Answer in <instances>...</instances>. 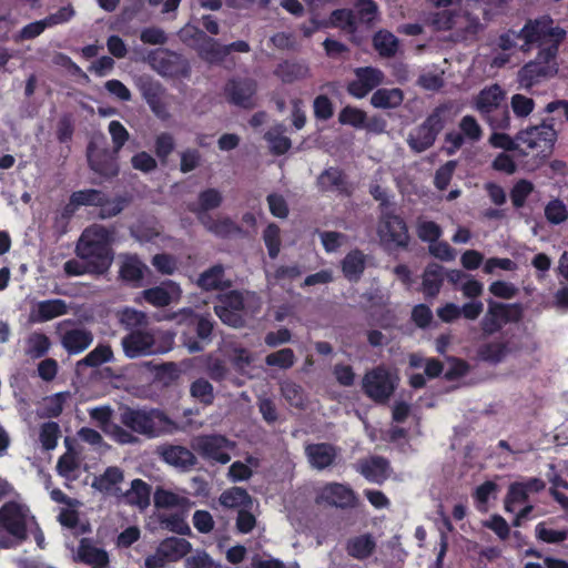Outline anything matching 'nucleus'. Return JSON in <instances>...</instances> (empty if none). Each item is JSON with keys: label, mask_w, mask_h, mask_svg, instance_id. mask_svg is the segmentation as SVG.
<instances>
[{"label": "nucleus", "mask_w": 568, "mask_h": 568, "mask_svg": "<svg viewBox=\"0 0 568 568\" xmlns=\"http://www.w3.org/2000/svg\"><path fill=\"white\" fill-rule=\"evenodd\" d=\"M125 498L128 503L143 509L150 504V488L141 479H134L131 483V488L126 491Z\"/></svg>", "instance_id": "nucleus-44"}, {"label": "nucleus", "mask_w": 568, "mask_h": 568, "mask_svg": "<svg viewBox=\"0 0 568 568\" xmlns=\"http://www.w3.org/2000/svg\"><path fill=\"white\" fill-rule=\"evenodd\" d=\"M365 268V255L358 251L349 252L342 262V270L346 278L357 281Z\"/></svg>", "instance_id": "nucleus-38"}, {"label": "nucleus", "mask_w": 568, "mask_h": 568, "mask_svg": "<svg viewBox=\"0 0 568 568\" xmlns=\"http://www.w3.org/2000/svg\"><path fill=\"white\" fill-rule=\"evenodd\" d=\"M79 507H62L58 515V521L65 528L75 530V532H84L87 529L82 526L79 528Z\"/></svg>", "instance_id": "nucleus-61"}, {"label": "nucleus", "mask_w": 568, "mask_h": 568, "mask_svg": "<svg viewBox=\"0 0 568 568\" xmlns=\"http://www.w3.org/2000/svg\"><path fill=\"white\" fill-rule=\"evenodd\" d=\"M223 202V195L217 189H206L200 192L196 203L190 209L196 213L199 219L201 216H207L206 212L217 209Z\"/></svg>", "instance_id": "nucleus-32"}, {"label": "nucleus", "mask_w": 568, "mask_h": 568, "mask_svg": "<svg viewBox=\"0 0 568 568\" xmlns=\"http://www.w3.org/2000/svg\"><path fill=\"white\" fill-rule=\"evenodd\" d=\"M545 488L542 480L530 478L527 481L513 483L504 500V508L507 513H516L518 506L524 505L529 494L538 493Z\"/></svg>", "instance_id": "nucleus-17"}, {"label": "nucleus", "mask_w": 568, "mask_h": 568, "mask_svg": "<svg viewBox=\"0 0 568 568\" xmlns=\"http://www.w3.org/2000/svg\"><path fill=\"white\" fill-rule=\"evenodd\" d=\"M60 437V427L55 422H48L40 426L39 440L45 450H52L57 447Z\"/></svg>", "instance_id": "nucleus-49"}, {"label": "nucleus", "mask_w": 568, "mask_h": 568, "mask_svg": "<svg viewBox=\"0 0 568 568\" xmlns=\"http://www.w3.org/2000/svg\"><path fill=\"white\" fill-rule=\"evenodd\" d=\"M505 91L498 84L484 88L474 99V108L493 130H505L510 125V116L505 104Z\"/></svg>", "instance_id": "nucleus-5"}, {"label": "nucleus", "mask_w": 568, "mask_h": 568, "mask_svg": "<svg viewBox=\"0 0 568 568\" xmlns=\"http://www.w3.org/2000/svg\"><path fill=\"white\" fill-rule=\"evenodd\" d=\"M120 275L124 281L139 282L143 277L146 266L136 255L123 254L119 256Z\"/></svg>", "instance_id": "nucleus-33"}, {"label": "nucleus", "mask_w": 568, "mask_h": 568, "mask_svg": "<svg viewBox=\"0 0 568 568\" xmlns=\"http://www.w3.org/2000/svg\"><path fill=\"white\" fill-rule=\"evenodd\" d=\"M196 34L195 47L200 55L209 62H221L226 57L225 45L220 44L216 40L205 36L202 31L192 27H184L180 31V37L186 40L192 34Z\"/></svg>", "instance_id": "nucleus-16"}, {"label": "nucleus", "mask_w": 568, "mask_h": 568, "mask_svg": "<svg viewBox=\"0 0 568 568\" xmlns=\"http://www.w3.org/2000/svg\"><path fill=\"white\" fill-rule=\"evenodd\" d=\"M77 558L94 568L104 567L108 564V554L97 547L91 540L82 539L77 552Z\"/></svg>", "instance_id": "nucleus-30"}, {"label": "nucleus", "mask_w": 568, "mask_h": 568, "mask_svg": "<svg viewBox=\"0 0 568 568\" xmlns=\"http://www.w3.org/2000/svg\"><path fill=\"white\" fill-rule=\"evenodd\" d=\"M220 504L225 508H251L252 498L242 487H231L224 490L219 498Z\"/></svg>", "instance_id": "nucleus-34"}, {"label": "nucleus", "mask_w": 568, "mask_h": 568, "mask_svg": "<svg viewBox=\"0 0 568 568\" xmlns=\"http://www.w3.org/2000/svg\"><path fill=\"white\" fill-rule=\"evenodd\" d=\"M33 528L37 521L27 505L9 501L0 508V548L19 545Z\"/></svg>", "instance_id": "nucleus-2"}, {"label": "nucleus", "mask_w": 568, "mask_h": 568, "mask_svg": "<svg viewBox=\"0 0 568 568\" xmlns=\"http://www.w3.org/2000/svg\"><path fill=\"white\" fill-rule=\"evenodd\" d=\"M229 358L233 366L242 373H244L245 369L250 367L254 361L253 355L246 348L240 346L232 348V351L229 353Z\"/></svg>", "instance_id": "nucleus-63"}, {"label": "nucleus", "mask_w": 568, "mask_h": 568, "mask_svg": "<svg viewBox=\"0 0 568 568\" xmlns=\"http://www.w3.org/2000/svg\"><path fill=\"white\" fill-rule=\"evenodd\" d=\"M265 363L268 366H276L282 369L292 367L295 363V355L291 348H283L266 356Z\"/></svg>", "instance_id": "nucleus-58"}, {"label": "nucleus", "mask_w": 568, "mask_h": 568, "mask_svg": "<svg viewBox=\"0 0 568 568\" xmlns=\"http://www.w3.org/2000/svg\"><path fill=\"white\" fill-rule=\"evenodd\" d=\"M284 131L283 125H276L265 134V139L273 153L283 154L291 148V140L284 135Z\"/></svg>", "instance_id": "nucleus-47"}, {"label": "nucleus", "mask_w": 568, "mask_h": 568, "mask_svg": "<svg viewBox=\"0 0 568 568\" xmlns=\"http://www.w3.org/2000/svg\"><path fill=\"white\" fill-rule=\"evenodd\" d=\"M397 375L384 367H377L366 373L363 378L365 393L374 400L384 402L395 390Z\"/></svg>", "instance_id": "nucleus-12"}, {"label": "nucleus", "mask_w": 568, "mask_h": 568, "mask_svg": "<svg viewBox=\"0 0 568 568\" xmlns=\"http://www.w3.org/2000/svg\"><path fill=\"white\" fill-rule=\"evenodd\" d=\"M523 316V306L518 303L504 304L488 302V310L480 322L483 333L491 335L510 322H518Z\"/></svg>", "instance_id": "nucleus-8"}, {"label": "nucleus", "mask_w": 568, "mask_h": 568, "mask_svg": "<svg viewBox=\"0 0 568 568\" xmlns=\"http://www.w3.org/2000/svg\"><path fill=\"white\" fill-rule=\"evenodd\" d=\"M523 37L521 50L527 52L532 45L539 48L541 58L556 57L558 47L565 38V30L554 26V21L548 16L529 20L520 30Z\"/></svg>", "instance_id": "nucleus-3"}, {"label": "nucleus", "mask_w": 568, "mask_h": 568, "mask_svg": "<svg viewBox=\"0 0 568 568\" xmlns=\"http://www.w3.org/2000/svg\"><path fill=\"white\" fill-rule=\"evenodd\" d=\"M510 105L518 118H527L535 109L534 100L519 93L511 97Z\"/></svg>", "instance_id": "nucleus-62"}, {"label": "nucleus", "mask_w": 568, "mask_h": 568, "mask_svg": "<svg viewBox=\"0 0 568 568\" xmlns=\"http://www.w3.org/2000/svg\"><path fill=\"white\" fill-rule=\"evenodd\" d=\"M154 504L159 508H187L191 506L189 498L183 494L163 488L156 489Z\"/></svg>", "instance_id": "nucleus-36"}, {"label": "nucleus", "mask_w": 568, "mask_h": 568, "mask_svg": "<svg viewBox=\"0 0 568 568\" xmlns=\"http://www.w3.org/2000/svg\"><path fill=\"white\" fill-rule=\"evenodd\" d=\"M463 20H464L463 16H460L456 12L449 11V10H445L442 12L434 13L429 18V23L436 30H443V31L452 30V29L462 30L464 28Z\"/></svg>", "instance_id": "nucleus-40"}, {"label": "nucleus", "mask_w": 568, "mask_h": 568, "mask_svg": "<svg viewBox=\"0 0 568 568\" xmlns=\"http://www.w3.org/2000/svg\"><path fill=\"white\" fill-rule=\"evenodd\" d=\"M73 202H77L79 206L82 205H95L100 206L103 204L104 194L94 189L81 190L72 193Z\"/></svg>", "instance_id": "nucleus-60"}, {"label": "nucleus", "mask_w": 568, "mask_h": 568, "mask_svg": "<svg viewBox=\"0 0 568 568\" xmlns=\"http://www.w3.org/2000/svg\"><path fill=\"white\" fill-rule=\"evenodd\" d=\"M374 48L382 57H392L398 49L397 38L385 30L378 31L373 39Z\"/></svg>", "instance_id": "nucleus-45"}, {"label": "nucleus", "mask_w": 568, "mask_h": 568, "mask_svg": "<svg viewBox=\"0 0 568 568\" xmlns=\"http://www.w3.org/2000/svg\"><path fill=\"white\" fill-rule=\"evenodd\" d=\"M123 471L119 467L112 466L94 478L92 487L103 494L118 496L121 494L120 485L123 483Z\"/></svg>", "instance_id": "nucleus-26"}, {"label": "nucleus", "mask_w": 568, "mask_h": 568, "mask_svg": "<svg viewBox=\"0 0 568 568\" xmlns=\"http://www.w3.org/2000/svg\"><path fill=\"white\" fill-rule=\"evenodd\" d=\"M458 112L459 109L454 102H445L437 105L424 122L439 134L445 125L454 120Z\"/></svg>", "instance_id": "nucleus-27"}, {"label": "nucleus", "mask_w": 568, "mask_h": 568, "mask_svg": "<svg viewBox=\"0 0 568 568\" xmlns=\"http://www.w3.org/2000/svg\"><path fill=\"white\" fill-rule=\"evenodd\" d=\"M254 297V294L246 293L244 295L236 291L221 295L214 306L215 314L223 323L233 327H239L243 324V312L245 310L246 302Z\"/></svg>", "instance_id": "nucleus-9"}, {"label": "nucleus", "mask_w": 568, "mask_h": 568, "mask_svg": "<svg viewBox=\"0 0 568 568\" xmlns=\"http://www.w3.org/2000/svg\"><path fill=\"white\" fill-rule=\"evenodd\" d=\"M197 285L203 290L210 291L227 286L230 283L225 280L223 266L214 265L200 275Z\"/></svg>", "instance_id": "nucleus-39"}, {"label": "nucleus", "mask_w": 568, "mask_h": 568, "mask_svg": "<svg viewBox=\"0 0 568 568\" xmlns=\"http://www.w3.org/2000/svg\"><path fill=\"white\" fill-rule=\"evenodd\" d=\"M190 393H191V396L195 400H197L202 404L210 405L213 403V399H214L213 386L209 381H206L204 378H199V379L194 381L191 384Z\"/></svg>", "instance_id": "nucleus-50"}, {"label": "nucleus", "mask_w": 568, "mask_h": 568, "mask_svg": "<svg viewBox=\"0 0 568 568\" xmlns=\"http://www.w3.org/2000/svg\"><path fill=\"white\" fill-rule=\"evenodd\" d=\"M79 468V459L73 452L63 454L57 464L58 474L67 479H74V473Z\"/></svg>", "instance_id": "nucleus-57"}, {"label": "nucleus", "mask_w": 568, "mask_h": 568, "mask_svg": "<svg viewBox=\"0 0 568 568\" xmlns=\"http://www.w3.org/2000/svg\"><path fill=\"white\" fill-rule=\"evenodd\" d=\"M356 79L348 84V92L355 98H364L374 88L384 81L381 70L372 67L358 68L355 70Z\"/></svg>", "instance_id": "nucleus-19"}, {"label": "nucleus", "mask_w": 568, "mask_h": 568, "mask_svg": "<svg viewBox=\"0 0 568 568\" xmlns=\"http://www.w3.org/2000/svg\"><path fill=\"white\" fill-rule=\"evenodd\" d=\"M557 140V131L552 124L542 123L527 128L518 132L516 141L518 144L528 149H548L551 148Z\"/></svg>", "instance_id": "nucleus-15"}, {"label": "nucleus", "mask_w": 568, "mask_h": 568, "mask_svg": "<svg viewBox=\"0 0 568 568\" xmlns=\"http://www.w3.org/2000/svg\"><path fill=\"white\" fill-rule=\"evenodd\" d=\"M256 84L253 80L231 81L226 87L230 100L240 106L251 108L254 105Z\"/></svg>", "instance_id": "nucleus-25"}, {"label": "nucleus", "mask_w": 568, "mask_h": 568, "mask_svg": "<svg viewBox=\"0 0 568 568\" xmlns=\"http://www.w3.org/2000/svg\"><path fill=\"white\" fill-rule=\"evenodd\" d=\"M70 311L68 303L61 298L38 301L30 308L29 321L31 323H45L67 315Z\"/></svg>", "instance_id": "nucleus-18"}, {"label": "nucleus", "mask_w": 568, "mask_h": 568, "mask_svg": "<svg viewBox=\"0 0 568 568\" xmlns=\"http://www.w3.org/2000/svg\"><path fill=\"white\" fill-rule=\"evenodd\" d=\"M557 70L556 57L541 58V52H538L534 61L520 69L518 80L521 87L530 88L540 78L554 75Z\"/></svg>", "instance_id": "nucleus-14"}, {"label": "nucleus", "mask_w": 568, "mask_h": 568, "mask_svg": "<svg viewBox=\"0 0 568 568\" xmlns=\"http://www.w3.org/2000/svg\"><path fill=\"white\" fill-rule=\"evenodd\" d=\"M404 95L399 89H379L371 98L373 106L378 109H394L403 102Z\"/></svg>", "instance_id": "nucleus-37"}, {"label": "nucleus", "mask_w": 568, "mask_h": 568, "mask_svg": "<svg viewBox=\"0 0 568 568\" xmlns=\"http://www.w3.org/2000/svg\"><path fill=\"white\" fill-rule=\"evenodd\" d=\"M191 446L206 459L227 464L231 460V452L234 449L235 443L222 435H205L194 437Z\"/></svg>", "instance_id": "nucleus-10"}, {"label": "nucleus", "mask_w": 568, "mask_h": 568, "mask_svg": "<svg viewBox=\"0 0 568 568\" xmlns=\"http://www.w3.org/2000/svg\"><path fill=\"white\" fill-rule=\"evenodd\" d=\"M202 224L212 233L225 236L236 231L235 223L229 217L212 220L210 216H201Z\"/></svg>", "instance_id": "nucleus-52"}, {"label": "nucleus", "mask_w": 568, "mask_h": 568, "mask_svg": "<svg viewBox=\"0 0 568 568\" xmlns=\"http://www.w3.org/2000/svg\"><path fill=\"white\" fill-rule=\"evenodd\" d=\"M174 335L170 332L136 329L122 338L124 354L129 358L163 354L172 348Z\"/></svg>", "instance_id": "nucleus-4"}, {"label": "nucleus", "mask_w": 568, "mask_h": 568, "mask_svg": "<svg viewBox=\"0 0 568 568\" xmlns=\"http://www.w3.org/2000/svg\"><path fill=\"white\" fill-rule=\"evenodd\" d=\"M192 550V545L184 538L169 537L162 540L155 552L144 560L145 568H164L169 562L184 558Z\"/></svg>", "instance_id": "nucleus-7"}, {"label": "nucleus", "mask_w": 568, "mask_h": 568, "mask_svg": "<svg viewBox=\"0 0 568 568\" xmlns=\"http://www.w3.org/2000/svg\"><path fill=\"white\" fill-rule=\"evenodd\" d=\"M121 423L131 430L148 437L161 435L171 425L168 416L161 410L133 408L122 410Z\"/></svg>", "instance_id": "nucleus-6"}, {"label": "nucleus", "mask_w": 568, "mask_h": 568, "mask_svg": "<svg viewBox=\"0 0 568 568\" xmlns=\"http://www.w3.org/2000/svg\"><path fill=\"white\" fill-rule=\"evenodd\" d=\"M73 322L64 320L57 326L61 336L62 347L70 354L77 355L84 352L93 343V334L90 329L84 327L68 328Z\"/></svg>", "instance_id": "nucleus-13"}, {"label": "nucleus", "mask_w": 568, "mask_h": 568, "mask_svg": "<svg viewBox=\"0 0 568 568\" xmlns=\"http://www.w3.org/2000/svg\"><path fill=\"white\" fill-rule=\"evenodd\" d=\"M119 322L129 329L144 326L148 323V316L144 312L132 307H125L118 314Z\"/></svg>", "instance_id": "nucleus-51"}, {"label": "nucleus", "mask_w": 568, "mask_h": 568, "mask_svg": "<svg viewBox=\"0 0 568 568\" xmlns=\"http://www.w3.org/2000/svg\"><path fill=\"white\" fill-rule=\"evenodd\" d=\"M508 353V343L499 339L484 344L478 351L481 359L494 364L504 361Z\"/></svg>", "instance_id": "nucleus-42"}, {"label": "nucleus", "mask_w": 568, "mask_h": 568, "mask_svg": "<svg viewBox=\"0 0 568 568\" xmlns=\"http://www.w3.org/2000/svg\"><path fill=\"white\" fill-rule=\"evenodd\" d=\"M185 568H220L205 551H196L185 559Z\"/></svg>", "instance_id": "nucleus-64"}, {"label": "nucleus", "mask_w": 568, "mask_h": 568, "mask_svg": "<svg viewBox=\"0 0 568 568\" xmlns=\"http://www.w3.org/2000/svg\"><path fill=\"white\" fill-rule=\"evenodd\" d=\"M536 537L548 544H557L564 541L568 537L567 530H558L547 526L546 523H539L536 528Z\"/></svg>", "instance_id": "nucleus-59"}, {"label": "nucleus", "mask_w": 568, "mask_h": 568, "mask_svg": "<svg viewBox=\"0 0 568 568\" xmlns=\"http://www.w3.org/2000/svg\"><path fill=\"white\" fill-rule=\"evenodd\" d=\"M377 235L383 245L404 247L408 244L409 235L403 219L390 212H384L377 225Z\"/></svg>", "instance_id": "nucleus-11"}, {"label": "nucleus", "mask_w": 568, "mask_h": 568, "mask_svg": "<svg viewBox=\"0 0 568 568\" xmlns=\"http://www.w3.org/2000/svg\"><path fill=\"white\" fill-rule=\"evenodd\" d=\"M112 358L113 352L111 346L108 344H99L79 362V365L98 367L104 363L111 362Z\"/></svg>", "instance_id": "nucleus-46"}, {"label": "nucleus", "mask_w": 568, "mask_h": 568, "mask_svg": "<svg viewBox=\"0 0 568 568\" xmlns=\"http://www.w3.org/2000/svg\"><path fill=\"white\" fill-rule=\"evenodd\" d=\"M305 455L314 469L323 470L334 465L338 450L327 443L310 444L305 447Z\"/></svg>", "instance_id": "nucleus-23"}, {"label": "nucleus", "mask_w": 568, "mask_h": 568, "mask_svg": "<svg viewBox=\"0 0 568 568\" xmlns=\"http://www.w3.org/2000/svg\"><path fill=\"white\" fill-rule=\"evenodd\" d=\"M545 216L551 224H561L568 219V209L562 201L554 199L545 206Z\"/></svg>", "instance_id": "nucleus-55"}, {"label": "nucleus", "mask_w": 568, "mask_h": 568, "mask_svg": "<svg viewBox=\"0 0 568 568\" xmlns=\"http://www.w3.org/2000/svg\"><path fill=\"white\" fill-rule=\"evenodd\" d=\"M50 339L42 333H33L27 341V354L30 357L39 358L43 356L50 348Z\"/></svg>", "instance_id": "nucleus-53"}, {"label": "nucleus", "mask_w": 568, "mask_h": 568, "mask_svg": "<svg viewBox=\"0 0 568 568\" xmlns=\"http://www.w3.org/2000/svg\"><path fill=\"white\" fill-rule=\"evenodd\" d=\"M150 67L162 77H174L180 72V57L164 49L153 50L146 58Z\"/></svg>", "instance_id": "nucleus-22"}, {"label": "nucleus", "mask_w": 568, "mask_h": 568, "mask_svg": "<svg viewBox=\"0 0 568 568\" xmlns=\"http://www.w3.org/2000/svg\"><path fill=\"white\" fill-rule=\"evenodd\" d=\"M275 74L285 83H292L310 77L307 64L302 62H283L275 69Z\"/></svg>", "instance_id": "nucleus-35"}, {"label": "nucleus", "mask_w": 568, "mask_h": 568, "mask_svg": "<svg viewBox=\"0 0 568 568\" xmlns=\"http://www.w3.org/2000/svg\"><path fill=\"white\" fill-rule=\"evenodd\" d=\"M443 283V266L433 263L427 266L423 275V288L428 296L438 294Z\"/></svg>", "instance_id": "nucleus-43"}, {"label": "nucleus", "mask_w": 568, "mask_h": 568, "mask_svg": "<svg viewBox=\"0 0 568 568\" xmlns=\"http://www.w3.org/2000/svg\"><path fill=\"white\" fill-rule=\"evenodd\" d=\"M344 175L342 171L329 168L318 178V185L323 191H342L344 190Z\"/></svg>", "instance_id": "nucleus-48"}, {"label": "nucleus", "mask_w": 568, "mask_h": 568, "mask_svg": "<svg viewBox=\"0 0 568 568\" xmlns=\"http://www.w3.org/2000/svg\"><path fill=\"white\" fill-rule=\"evenodd\" d=\"M458 128L469 143H476L483 136V129L473 115L463 116L459 121Z\"/></svg>", "instance_id": "nucleus-54"}, {"label": "nucleus", "mask_w": 568, "mask_h": 568, "mask_svg": "<svg viewBox=\"0 0 568 568\" xmlns=\"http://www.w3.org/2000/svg\"><path fill=\"white\" fill-rule=\"evenodd\" d=\"M111 240L108 229L102 225H92L83 231L77 243L78 257L91 263L94 274H103L112 264Z\"/></svg>", "instance_id": "nucleus-1"}, {"label": "nucleus", "mask_w": 568, "mask_h": 568, "mask_svg": "<svg viewBox=\"0 0 568 568\" xmlns=\"http://www.w3.org/2000/svg\"><path fill=\"white\" fill-rule=\"evenodd\" d=\"M376 548V541L369 534H363L349 538L346 542L347 554L358 560L368 558Z\"/></svg>", "instance_id": "nucleus-31"}, {"label": "nucleus", "mask_w": 568, "mask_h": 568, "mask_svg": "<svg viewBox=\"0 0 568 568\" xmlns=\"http://www.w3.org/2000/svg\"><path fill=\"white\" fill-rule=\"evenodd\" d=\"M159 453L163 460L181 470H189L196 464V457L186 447L179 445L162 446Z\"/></svg>", "instance_id": "nucleus-24"}, {"label": "nucleus", "mask_w": 568, "mask_h": 568, "mask_svg": "<svg viewBox=\"0 0 568 568\" xmlns=\"http://www.w3.org/2000/svg\"><path fill=\"white\" fill-rule=\"evenodd\" d=\"M142 297L155 307H163L180 300L181 288L176 283L169 281L160 286L144 290Z\"/></svg>", "instance_id": "nucleus-21"}, {"label": "nucleus", "mask_w": 568, "mask_h": 568, "mask_svg": "<svg viewBox=\"0 0 568 568\" xmlns=\"http://www.w3.org/2000/svg\"><path fill=\"white\" fill-rule=\"evenodd\" d=\"M263 240L267 247L270 257L275 258L281 251V231L280 227L271 223L263 232Z\"/></svg>", "instance_id": "nucleus-56"}, {"label": "nucleus", "mask_w": 568, "mask_h": 568, "mask_svg": "<svg viewBox=\"0 0 568 568\" xmlns=\"http://www.w3.org/2000/svg\"><path fill=\"white\" fill-rule=\"evenodd\" d=\"M317 500L335 507L345 508L354 506L356 497L348 486L338 483H329L320 488Z\"/></svg>", "instance_id": "nucleus-20"}, {"label": "nucleus", "mask_w": 568, "mask_h": 568, "mask_svg": "<svg viewBox=\"0 0 568 568\" xmlns=\"http://www.w3.org/2000/svg\"><path fill=\"white\" fill-rule=\"evenodd\" d=\"M358 471L369 481L381 484L389 476L388 462L383 457H372L358 464Z\"/></svg>", "instance_id": "nucleus-28"}, {"label": "nucleus", "mask_w": 568, "mask_h": 568, "mask_svg": "<svg viewBox=\"0 0 568 568\" xmlns=\"http://www.w3.org/2000/svg\"><path fill=\"white\" fill-rule=\"evenodd\" d=\"M437 135L438 134L432 128L423 122L409 132L407 143L414 152L420 153L435 143Z\"/></svg>", "instance_id": "nucleus-29"}, {"label": "nucleus", "mask_w": 568, "mask_h": 568, "mask_svg": "<svg viewBox=\"0 0 568 568\" xmlns=\"http://www.w3.org/2000/svg\"><path fill=\"white\" fill-rule=\"evenodd\" d=\"M102 156H106V154L101 153L92 145L89 148L88 159L92 170L105 176L115 175L118 173V168L114 159L109 156L106 161H102Z\"/></svg>", "instance_id": "nucleus-41"}]
</instances>
